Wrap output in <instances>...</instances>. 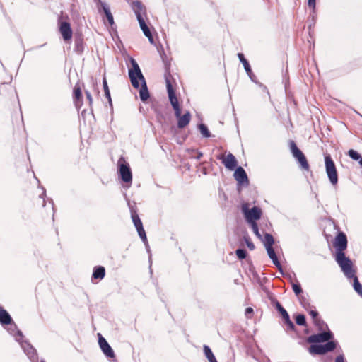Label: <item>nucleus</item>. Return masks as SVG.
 I'll use <instances>...</instances> for the list:
<instances>
[{
	"instance_id": "1",
	"label": "nucleus",
	"mask_w": 362,
	"mask_h": 362,
	"mask_svg": "<svg viewBox=\"0 0 362 362\" xmlns=\"http://www.w3.org/2000/svg\"><path fill=\"white\" fill-rule=\"evenodd\" d=\"M12 319L8 313L0 309V323L1 325H11L8 332L15 337L16 340L19 342L24 353L28 356L31 362H37L38 358L35 348L27 341H23V334L21 331L17 330L16 325L11 324Z\"/></svg>"
},
{
	"instance_id": "2",
	"label": "nucleus",
	"mask_w": 362,
	"mask_h": 362,
	"mask_svg": "<svg viewBox=\"0 0 362 362\" xmlns=\"http://www.w3.org/2000/svg\"><path fill=\"white\" fill-rule=\"evenodd\" d=\"M242 211L245 215L247 222L250 225L253 233L259 239H262V235L259 231L258 226L256 223V221L261 218L262 210L260 208L254 206L250 209L249 204L244 203L242 204Z\"/></svg>"
},
{
	"instance_id": "3",
	"label": "nucleus",
	"mask_w": 362,
	"mask_h": 362,
	"mask_svg": "<svg viewBox=\"0 0 362 362\" xmlns=\"http://www.w3.org/2000/svg\"><path fill=\"white\" fill-rule=\"evenodd\" d=\"M336 261L341 269V271L344 275L348 278L351 279L354 276L355 272L353 270V264L349 257L345 256L344 252H337L336 253Z\"/></svg>"
},
{
	"instance_id": "4",
	"label": "nucleus",
	"mask_w": 362,
	"mask_h": 362,
	"mask_svg": "<svg viewBox=\"0 0 362 362\" xmlns=\"http://www.w3.org/2000/svg\"><path fill=\"white\" fill-rule=\"evenodd\" d=\"M267 250V254L269 258L272 260L273 264L279 269L281 270V265L277 258V256L274 252L273 248V245L274 243V238L272 235L269 233H266L264 237L262 236V239H260Z\"/></svg>"
},
{
	"instance_id": "5",
	"label": "nucleus",
	"mask_w": 362,
	"mask_h": 362,
	"mask_svg": "<svg viewBox=\"0 0 362 362\" xmlns=\"http://www.w3.org/2000/svg\"><path fill=\"white\" fill-rule=\"evenodd\" d=\"M130 63L132 68L129 69V76L131 80L132 85L135 88H138L139 87V81L145 78L136 61L133 58H130Z\"/></svg>"
},
{
	"instance_id": "6",
	"label": "nucleus",
	"mask_w": 362,
	"mask_h": 362,
	"mask_svg": "<svg viewBox=\"0 0 362 362\" xmlns=\"http://www.w3.org/2000/svg\"><path fill=\"white\" fill-rule=\"evenodd\" d=\"M325 170L330 183L335 186L338 183V174L335 164L330 155L325 156Z\"/></svg>"
},
{
	"instance_id": "7",
	"label": "nucleus",
	"mask_w": 362,
	"mask_h": 362,
	"mask_svg": "<svg viewBox=\"0 0 362 362\" xmlns=\"http://www.w3.org/2000/svg\"><path fill=\"white\" fill-rule=\"evenodd\" d=\"M166 86H167V90L168 94V98L170 100V102L172 105V107L175 111V115L177 119L180 117L181 115V109L179 105L178 100L175 95V91L173 88V86L168 78H166Z\"/></svg>"
},
{
	"instance_id": "8",
	"label": "nucleus",
	"mask_w": 362,
	"mask_h": 362,
	"mask_svg": "<svg viewBox=\"0 0 362 362\" xmlns=\"http://www.w3.org/2000/svg\"><path fill=\"white\" fill-rule=\"evenodd\" d=\"M119 173L122 181L127 183H132V174L129 164L123 158L118 161Z\"/></svg>"
},
{
	"instance_id": "9",
	"label": "nucleus",
	"mask_w": 362,
	"mask_h": 362,
	"mask_svg": "<svg viewBox=\"0 0 362 362\" xmlns=\"http://www.w3.org/2000/svg\"><path fill=\"white\" fill-rule=\"evenodd\" d=\"M291 151L293 157L298 161L301 168L305 170H309V165L303 152L297 147L294 141L290 142Z\"/></svg>"
},
{
	"instance_id": "10",
	"label": "nucleus",
	"mask_w": 362,
	"mask_h": 362,
	"mask_svg": "<svg viewBox=\"0 0 362 362\" xmlns=\"http://www.w3.org/2000/svg\"><path fill=\"white\" fill-rule=\"evenodd\" d=\"M131 217L135 228L138 232V234L144 243L147 245V238L146 235V232L143 228V224L141 219L139 217V215L136 214L135 211L131 209Z\"/></svg>"
},
{
	"instance_id": "11",
	"label": "nucleus",
	"mask_w": 362,
	"mask_h": 362,
	"mask_svg": "<svg viewBox=\"0 0 362 362\" xmlns=\"http://www.w3.org/2000/svg\"><path fill=\"white\" fill-rule=\"evenodd\" d=\"M333 338V334L330 332H324L315 334L310 335L308 338L309 343H321L328 341Z\"/></svg>"
},
{
	"instance_id": "12",
	"label": "nucleus",
	"mask_w": 362,
	"mask_h": 362,
	"mask_svg": "<svg viewBox=\"0 0 362 362\" xmlns=\"http://www.w3.org/2000/svg\"><path fill=\"white\" fill-rule=\"evenodd\" d=\"M347 247V238L344 233H340L337 235L334 242V247L337 252H344V250Z\"/></svg>"
},
{
	"instance_id": "13",
	"label": "nucleus",
	"mask_w": 362,
	"mask_h": 362,
	"mask_svg": "<svg viewBox=\"0 0 362 362\" xmlns=\"http://www.w3.org/2000/svg\"><path fill=\"white\" fill-rule=\"evenodd\" d=\"M98 343L103 354L108 358H114L115 353L105 338L100 337Z\"/></svg>"
},
{
	"instance_id": "14",
	"label": "nucleus",
	"mask_w": 362,
	"mask_h": 362,
	"mask_svg": "<svg viewBox=\"0 0 362 362\" xmlns=\"http://www.w3.org/2000/svg\"><path fill=\"white\" fill-rule=\"evenodd\" d=\"M59 30L64 40L68 41L72 37V30L70 24L67 22H62L59 26Z\"/></svg>"
},
{
	"instance_id": "15",
	"label": "nucleus",
	"mask_w": 362,
	"mask_h": 362,
	"mask_svg": "<svg viewBox=\"0 0 362 362\" xmlns=\"http://www.w3.org/2000/svg\"><path fill=\"white\" fill-rule=\"evenodd\" d=\"M234 177L240 185L248 184V178L245 170L242 167H238L234 173Z\"/></svg>"
},
{
	"instance_id": "16",
	"label": "nucleus",
	"mask_w": 362,
	"mask_h": 362,
	"mask_svg": "<svg viewBox=\"0 0 362 362\" xmlns=\"http://www.w3.org/2000/svg\"><path fill=\"white\" fill-rule=\"evenodd\" d=\"M222 163L226 168L230 170H234L238 164L235 157L230 153L222 158Z\"/></svg>"
},
{
	"instance_id": "17",
	"label": "nucleus",
	"mask_w": 362,
	"mask_h": 362,
	"mask_svg": "<svg viewBox=\"0 0 362 362\" xmlns=\"http://www.w3.org/2000/svg\"><path fill=\"white\" fill-rule=\"evenodd\" d=\"M132 8L138 21L144 18L143 14L145 13V8L141 3L139 1L134 2L132 4Z\"/></svg>"
},
{
	"instance_id": "18",
	"label": "nucleus",
	"mask_w": 362,
	"mask_h": 362,
	"mask_svg": "<svg viewBox=\"0 0 362 362\" xmlns=\"http://www.w3.org/2000/svg\"><path fill=\"white\" fill-rule=\"evenodd\" d=\"M138 21H139L140 28L142 30L144 34L145 35L146 37H148L149 42L151 44H153V38L152 34H151V33L150 31V29L148 28V27L146 24L144 19V18H142L141 20L139 19Z\"/></svg>"
},
{
	"instance_id": "19",
	"label": "nucleus",
	"mask_w": 362,
	"mask_h": 362,
	"mask_svg": "<svg viewBox=\"0 0 362 362\" xmlns=\"http://www.w3.org/2000/svg\"><path fill=\"white\" fill-rule=\"evenodd\" d=\"M141 86L139 90V96L143 102L146 101L149 98V93L146 83L145 79L140 81Z\"/></svg>"
},
{
	"instance_id": "20",
	"label": "nucleus",
	"mask_w": 362,
	"mask_h": 362,
	"mask_svg": "<svg viewBox=\"0 0 362 362\" xmlns=\"http://www.w3.org/2000/svg\"><path fill=\"white\" fill-rule=\"evenodd\" d=\"M191 115L189 112L177 119V127L180 129L185 127L190 122Z\"/></svg>"
},
{
	"instance_id": "21",
	"label": "nucleus",
	"mask_w": 362,
	"mask_h": 362,
	"mask_svg": "<svg viewBox=\"0 0 362 362\" xmlns=\"http://www.w3.org/2000/svg\"><path fill=\"white\" fill-rule=\"evenodd\" d=\"M105 274V267L102 266L96 267L93 269V277L95 279H102Z\"/></svg>"
},
{
	"instance_id": "22",
	"label": "nucleus",
	"mask_w": 362,
	"mask_h": 362,
	"mask_svg": "<svg viewBox=\"0 0 362 362\" xmlns=\"http://www.w3.org/2000/svg\"><path fill=\"white\" fill-rule=\"evenodd\" d=\"M101 7L105 14L108 23L112 25L114 24L113 16L110 12L109 6L105 3H101Z\"/></svg>"
},
{
	"instance_id": "23",
	"label": "nucleus",
	"mask_w": 362,
	"mask_h": 362,
	"mask_svg": "<svg viewBox=\"0 0 362 362\" xmlns=\"http://www.w3.org/2000/svg\"><path fill=\"white\" fill-rule=\"evenodd\" d=\"M309 352L311 354H325L322 344H313L309 348Z\"/></svg>"
},
{
	"instance_id": "24",
	"label": "nucleus",
	"mask_w": 362,
	"mask_h": 362,
	"mask_svg": "<svg viewBox=\"0 0 362 362\" xmlns=\"http://www.w3.org/2000/svg\"><path fill=\"white\" fill-rule=\"evenodd\" d=\"M74 97L77 107L81 106V90L80 87L76 86L74 90Z\"/></svg>"
},
{
	"instance_id": "25",
	"label": "nucleus",
	"mask_w": 362,
	"mask_h": 362,
	"mask_svg": "<svg viewBox=\"0 0 362 362\" xmlns=\"http://www.w3.org/2000/svg\"><path fill=\"white\" fill-rule=\"evenodd\" d=\"M204 352L205 356L207 358L209 362H217L213 352L208 346H204Z\"/></svg>"
},
{
	"instance_id": "26",
	"label": "nucleus",
	"mask_w": 362,
	"mask_h": 362,
	"mask_svg": "<svg viewBox=\"0 0 362 362\" xmlns=\"http://www.w3.org/2000/svg\"><path fill=\"white\" fill-rule=\"evenodd\" d=\"M238 57L240 61L241 62V63L243 64V65L244 66V69H245L246 73L250 74L251 73V67H250L248 62L247 61V59L245 58L244 55L242 53H238Z\"/></svg>"
},
{
	"instance_id": "27",
	"label": "nucleus",
	"mask_w": 362,
	"mask_h": 362,
	"mask_svg": "<svg viewBox=\"0 0 362 362\" xmlns=\"http://www.w3.org/2000/svg\"><path fill=\"white\" fill-rule=\"evenodd\" d=\"M351 279L354 280L353 286L354 290L358 293V295L362 296V286L358 281L357 276L354 274Z\"/></svg>"
},
{
	"instance_id": "28",
	"label": "nucleus",
	"mask_w": 362,
	"mask_h": 362,
	"mask_svg": "<svg viewBox=\"0 0 362 362\" xmlns=\"http://www.w3.org/2000/svg\"><path fill=\"white\" fill-rule=\"evenodd\" d=\"M337 346V342L334 341H328L326 344H322L325 354L333 351Z\"/></svg>"
},
{
	"instance_id": "29",
	"label": "nucleus",
	"mask_w": 362,
	"mask_h": 362,
	"mask_svg": "<svg viewBox=\"0 0 362 362\" xmlns=\"http://www.w3.org/2000/svg\"><path fill=\"white\" fill-rule=\"evenodd\" d=\"M199 129L200 132L203 136H204L206 138L210 137V136H211L210 132H209L207 127L205 124H199Z\"/></svg>"
},
{
	"instance_id": "30",
	"label": "nucleus",
	"mask_w": 362,
	"mask_h": 362,
	"mask_svg": "<svg viewBox=\"0 0 362 362\" xmlns=\"http://www.w3.org/2000/svg\"><path fill=\"white\" fill-rule=\"evenodd\" d=\"M103 88H104L105 95L106 98L109 100L110 103H111L110 93V90H109L107 83L105 78H103Z\"/></svg>"
},
{
	"instance_id": "31",
	"label": "nucleus",
	"mask_w": 362,
	"mask_h": 362,
	"mask_svg": "<svg viewBox=\"0 0 362 362\" xmlns=\"http://www.w3.org/2000/svg\"><path fill=\"white\" fill-rule=\"evenodd\" d=\"M296 322L298 325H305L306 320L304 315L299 314L296 317Z\"/></svg>"
},
{
	"instance_id": "32",
	"label": "nucleus",
	"mask_w": 362,
	"mask_h": 362,
	"mask_svg": "<svg viewBox=\"0 0 362 362\" xmlns=\"http://www.w3.org/2000/svg\"><path fill=\"white\" fill-rule=\"evenodd\" d=\"M348 155L351 159L354 160H358L361 157V156L357 151L353 149H350L349 151Z\"/></svg>"
},
{
	"instance_id": "33",
	"label": "nucleus",
	"mask_w": 362,
	"mask_h": 362,
	"mask_svg": "<svg viewBox=\"0 0 362 362\" xmlns=\"http://www.w3.org/2000/svg\"><path fill=\"white\" fill-rule=\"evenodd\" d=\"M236 255L240 259H243L246 257L247 252L243 249H238L236 250Z\"/></svg>"
},
{
	"instance_id": "34",
	"label": "nucleus",
	"mask_w": 362,
	"mask_h": 362,
	"mask_svg": "<svg viewBox=\"0 0 362 362\" xmlns=\"http://www.w3.org/2000/svg\"><path fill=\"white\" fill-rule=\"evenodd\" d=\"M309 313L311 315V317H313L315 323L317 324L318 322L320 321V319L318 318V313L316 310H312L310 311Z\"/></svg>"
},
{
	"instance_id": "35",
	"label": "nucleus",
	"mask_w": 362,
	"mask_h": 362,
	"mask_svg": "<svg viewBox=\"0 0 362 362\" xmlns=\"http://www.w3.org/2000/svg\"><path fill=\"white\" fill-rule=\"evenodd\" d=\"M292 288L294 291V293L298 296L299 295L300 293H302V288L300 287V284H293L292 285Z\"/></svg>"
},
{
	"instance_id": "36",
	"label": "nucleus",
	"mask_w": 362,
	"mask_h": 362,
	"mask_svg": "<svg viewBox=\"0 0 362 362\" xmlns=\"http://www.w3.org/2000/svg\"><path fill=\"white\" fill-rule=\"evenodd\" d=\"M284 323L286 325L287 328L291 330H293L295 329V325L293 322L291 320L290 317L284 320Z\"/></svg>"
},
{
	"instance_id": "37",
	"label": "nucleus",
	"mask_w": 362,
	"mask_h": 362,
	"mask_svg": "<svg viewBox=\"0 0 362 362\" xmlns=\"http://www.w3.org/2000/svg\"><path fill=\"white\" fill-rule=\"evenodd\" d=\"M252 313H253V309L252 308H246L245 315L247 318H250Z\"/></svg>"
},
{
	"instance_id": "38",
	"label": "nucleus",
	"mask_w": 362,
	"mask_h": 362,
	"mask_svg": "<svg viewBox=\"0 0 362 362\" xmlns=\"http://www.w3.org/2000/svg\"><path fill=\"white\" fill-rule=\"evenodd\" d=\"M280 313L281 315V317H282L284 321L286 319L290 317L288 313H287V311L285 309H282V310H281V312Z\"/></svg>"
},
{
	"instance_id": "39",
	"label": "nucleus",
	"mask_w": 362,
	"mask_h": 362,
	"mask_svg": "<svg viewBox=\"0 0 362 362\" xmlns=\"http://www.w3.org/2000/svg\"><path fill=\"white\" fill-rule=\"evenodd\" d=\"M245 241H246L247 246L248 247V248L250 250H252L255 249L254 244L249 239L246 238Z\"/></svg>"
},
{
	"instance_id": "40",
	"label": "nucleus",
	"mask_w": 362,
	"mask_h": 362,
	"mask_svg": "<svg viewBox=\"0 0 362 362\" xmlns=\"http://www.w3.org/2000/svg\"><path fill=\"white\" fill-rule=\"evenodd\" d=\"M86 95L87 100H88L89 105H91V103L93 102V99H92V96H91L90 93L86 90Z\"/></svg>"
},
{
	"instance_id": "41",
	"label": "nucleus",
	"mask_w": 362,
	"mask_h": 362,
	"mask_svg": "<svg viewBox=\"0 0 362 362\" xmlns=\"http://www.w3.org/2000/svg\"><path fill=\"white\" fill-rule=\"evenodd\" d=\"M316 0H308V4L309 7L315 8Z\"/></svg>"
},
{
	"instance_id": "42",
	"label": "nucleus",
	"mask_w": 362,
	"mask_h": 362,
	"mask_svg": "<svg viewBox=\"0 0 362 362\" xmlns=\"http://www.w3.org/2000/svg\"><path fill=\"white\" fill-rule=\"evenodd\" d=\"M335 362H344V358L343 355L338 356L336 359Z\"/></svg>"
},
{
	"instance_id": "43",
	"label": "nucleus",
	"mask_w": 362,
	"mask_h": 362,
	"mask_svg": "<svg viewBox=\"0 0 362 362\" xmlns=\"http://www.w3.org/2000/svg\"><path fill=\"white\" fill-rule=\"evenodd\" d=\"M248 76L250 77V78L253 81V82H255V78L256 76L253 74V73L251 71L250 74H247Z\"/></svg>"
},
{
	"instance_id": "44",
	"label": "nucleus",
	"mask_w": 362,
	"mask_h": 362,
	"mask_svg": "<svg viewBox=\"0 0 362 362\" xmlns=\"http://www.w3.org/2000/svg\"><path fill=\"white\" fill-rule=\"evenodd\" d=\"M276 309L278 310V311H279V313H281V312L282 309H284V308L281 305V304H280L279 303H278V302L276 303Z\"/></svg>"
},
{
	"instance_id": "45",
	"label": "nucleus",
	"mask_w": 362,
	"mask_h": 362,
	"mask_svg": "<svg viewBox=\"0 0 362 362\" xmlns=\"http://www.w3.org/2000/svg\"><path fill=\"white\" fill-rule=\"evenodd\" d=\"M276 309L278 310V311H279V313H281V312L282 309H284V308L281 305V304H280L279 303H278V302L276 303Z\"/></svg>"
},
{
	"instance_id": "46",
	"label": "nucleus",
	"mask_w": 362,
	"mask_h": 362,
	"mask_svg": "<svg viewBox=\"0 0 362 362\" xmlns=\"http://www.w3.org/2000/svg\"><path fill=\"white\" fill-rule=\"evenodd\" d=\"M44 196H45V189L42 188V193L40 195V197L44 199ZM43 206H45V199H43Z\"/></svg>"
},
{
	"instance_id": "47",
	"label": "nucleus",
	"mask_w": 362,
	"mask_h": 362,
	"mask_svg": "<svg viewBox=\"0 0 362 362\" xmlns=\"http://www.w3.org/2000/svg\"><path fill=\"white\" fill-rule=\"evenodd\" d=\"M358 160L359 165L362 167V157H361V158H359Z\"/></svg>"
},
{
	"instance_id": "48",
	"label": "nucleus",
	"mask_w": 362,
	"mask_h": 362,
	"mask_svg": "<svg viewBox=\"0 0 362 362\" xmlns=\"http://www.w3.org/2000/svg\"><path fill=\"white\" fill-rule=\"evenodd\" d=\"M50 202H51V204H52V209H54V206H53V202H52V201H51Z\"/></svg>"
},
{
	"instance_id": "49",
	"label": "nucleus",
	"mask_w": 362,
	"mask_h": 362,
	"mask_svg": "<svg viewBox=\"0 0 362 362\" xmlns=\"http://www.w3.org/2000/svg\"><path fill=\"white\" fill-rule=\"evenodd\" d=\"M40 362H45L44 361H41Z\"/></svg>"
}]
</instances>
